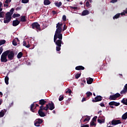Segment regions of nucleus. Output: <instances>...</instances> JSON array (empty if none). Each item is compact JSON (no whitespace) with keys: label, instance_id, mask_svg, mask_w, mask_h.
<instances>
[{"label":"nucleus","instance_id":"nucleus-42","mask_svg":"<svg viewBox=\"0 0 127 127\" xmlns=\"http://www.w3.org/2000/svg\"><path fill=\"white\" fill-rule=\"evenodd\" d=\"M66 29H67V25H66V24H64L62 29V31H65V30H66Z\"/></svg>","mask_w":127,"mask_h":127},{"label":"nucleus","instance_id":"nucleus-11","mask_svg":"<svg viewBox=\"0 0 127 127\" xmlns=\"http://www.w3.org/2000/svg\"><path fill=\"white\" fill-rule=\"evenodd\" d=\"M38 114L40 117H41L42 118H44L45 117V113L42 111V109H39L38 112Z\"/></svg>","mask_w":127,"mask_h":127},{"label":"nucleus","instance_id":"nucleus-28","mask_svg":"<svg viewBox=\"0 0 127 127\" xmlns=\"http://www.w3.org/2000/svg\"><path fill=\"white\" fill-rule=\"evenodd\" d=\"M20 21H22V22H25L26 21V19L25 18V16H22L21 17Z\"/></svg>","mask_w":127,"mask_h":127},{"label":"nucleus","instance_id":"nucleus-49","mask_svg":"<svg viewBox=\"0 0 127 127\" xmlns=\"http://www.w3.org/2000/svg\"><path fill=\"white\" fill-rule=\"evenodd\" d=\"M97 119H98V117L95 116L92 119V122H97Z\"/></svg>","mask_w":127,"mask_h":127},{"label":"nucleus","instance_id":"nucleus-14","mask_svg":"<svg viewBox=\"0 0 127 127\" xmlns=\"http://www.w3.org/2000/svg\"><path fill=\"white\" fill-rule=\"evenodd\" d=\"M85 67L82 65H79L75 67V70H77L78 71H80L81 70H84Z\"/></svg>","mask_w":127,"mask_h":127},{"label":"nucleus","instance_id":"nucleus-21","mask_svg":"<svg viewBox=\"0 0 127 127\" xmlns=\"http://www.w3.org/2000/svg\"><path fill=\"white\" fill-rule=\"evenodd\" d=\"M55 4L56 6H57V7H60V6H61V5H62V2H61V1H60L59 2H56L55 3Z\"/></svg>","mask_w":127,"mask_h":127},{"label":"nucleus","instance_id":"nucleus-30","mask_svg":"<svg viewBox=\"0 0 127 127\" xmlns=\"http://www.w3.org/2000/svg\"><path fill=\"white\" fill-rule=\"evenodd\" d=\"M120 16H121V14L118 13V14H116L113 17V19H117L119 18V17H120Z\"/></svg>","mask_w":127,"mask_h":127},{"label":"nucleus","instance_id":"nucleus-51","mask_svg":"<svg viewBox=\"0 0 127 127\" xmlns=\"http://www.w3.org/2000/svg\"><path fill=\"white\" fill-rule=\"evenodd\" d=\"M120 103H117L114 101V106H115V107H118L120 106Z\"/></svg>","mask_w":127,"mask_h":127},{"label":"nucleus","instance_id":"nucleus-33","mask_svg":"<svg viewBox=\"0 0 127 127\" xmlns=\"http://www.w3.org/2000/svg\"><path fill=\"white\" fill-rule=\"evenodd\" d=\"M34 104H32L31 105V107H30V110L31 111V112H32L33 113H34V109H33V108H34Z\"/></svg>","mask_w":127,"mask_h":127},{"label":"nucleus","instance_id":"nucleus-46","mask_svg":"<svg viewBox=\"0 0 127 127\" xmlns=\"http://www.w3.org/2000/svg\"><path fill=\"white\" fill-rule=\"evenodd\" d=\"M12 44L14 45V46H16V45H17V43L16 41H15V40H13L12 41Z\"/></svg>","mask_w":127,"mask_h":127},{"label":"nucleus","instance_id":"nucleus-1","mask_svg":"<svg viewBox=\"0 0 127 127\" xmlns=\"http://www.w3.org/2000/svg\"><path fill=\"white\" fill-rule=\"evenodd\" d=\"M62 35H55L54 38V42L56 46V51L59 52L61 50L62 45H63L64 43L62 41Z\"/></svg>","mask_w":127,"mask_h":127},{"label":"nucleus","instance_id":"nucleus-48","mask_svg":"<svg viewBox=\"0 0 127 127\" xmlns=\"http://www.w3.org/2000/svg\"><path fill=\"white\" fill-rule=\"evenodd\" d=\"M109 106H115V101L110 102L109 103Z\"/></svg>","mask_w":127,"mask_h":127},{"label":"nucleus","instance_id":"nucleus-27","mask_svg":"<svg viewBox=\"0 0 127 127\" xmlns=\"http://www.w3.org/2000/svg\"><path fill=\"white\" fill-rule=\"evenodd\" d=\"M4 80H5V83L6 85H8V80H9L8 76H6L5 77Z\"/></svg>","mask_w":127,"mask_h":127},{"label":"nucleus","instance_id":"nucleus-15","mask_svg":"<svg viewBox=\"0 0 127 127\" xmlns=\"http://www.w3.org/2000/svg\"><path fill=\"white\" fill-rule=\"evenodd\" d=\"M23 46H25L27 48H29L30 47V44H29V42L23 41Z\"/></svg>","mask_w":127,"mask_h":127},{"label":"nucleus","instance_id":"nucleus-3","mask_svg":"<svg viewBox=\"0 0 127 127\" xmlns=\"http://www.w3.org/2000/svg\"><path fill=\"white\" fill-rule=\"evenodd\" d=\"M8 54V51L4 52L1 55L0 61L1 62L6 63L8 60H7V55Z\"/></svg>","mask_w":127,"mask_h":127},{"label":"nucleus","instance_id":"nucleus-7","mask_svg":"<svg viewBox=\"0 0 127 127\" xmlns=\"http://www.w3.org/2000/svg\"><path fill=\"white\" fill-rule=\"evenodd\" d=\"M103 100V97L101 95H98L94 98V99H92L93 103H97V102H101Z\"/></svg>","mask_w":127,"mask_h":127},{"label":"nucleus","instance_id":"nucleus-4","mask_svg":"<svg viewBox=\"0 0 127 127\" xmlns=\"http://www.w3.org/2000/svg\"><path fill=\"white\" fill-rule=\"evenodd\" d=\"M6 51L8 52V53L7 56V57L8 59V61H9V60H13L14 58V52L10 51V50H7Z\"/></svg>","mask_w":127,"mask_h":127},{"label":"nucleus","instance_id":"nucleus-23","mask_svg":"<svg viewBox=\"0 0 127 127\" xmlns=\"http://www.w3.org/2000/svg\"><path fill=\"white\" fill-rule=\"evenodd\" d=\"M22 55H23V54L22 53V52H19L17 55V57L18 59H20V58L22 57Z\"/></svg>","mask_w":127,"mask_h":127},{"label":"nucleus","instance_id":"nucleus-39","mask_svg":"<svg viewBox=\"0 0 127 127\" xmlns=\"http://www.w3.org/2000/svg\"><path fill=\"white\" fill-rule=\"evenodd\" d=\"M4 16V12L3 11H0V18H1Z\"/></svg>","mask_w":127,"mask_h":127},{"label":"nucleus","instance_id":"nucleus-47","mask_svg":"<svg viewBox=\"0 0 127 127\" xmlns=\"http://www.w3.org/2000/svg\"><path fill=\"white\" fill-rule=\"evenodd\" d=\"M13 11H14V8H11V9L10 10V11L9 12H10V13L12 15V14H13Z\"/></svg>","mask_w":127,"mask_h":127},{"label":"nucleus","instance_id":"nucleus-37","mask_svg":"<svg viewBox=\"0 0 127 127\" xmlns=\"http://www.w3.org/2000/svg\"><path fill=\"white\" fill-rule=\"evenodd\" d=\"M68 7H69L70 9H71V10H73V9H74V10L78 9V7H73L70 6Z\"/></svg>","mask_w":127,"mask_h":127},{"label":"nucleus","instance_id":"nucleus-52","mask_svg":"<svg viewBox=\"0 0 127 127\" xmlns=\"http://www.w3.org/2000/svg\"><path fill=\"white\" fill-rule=\"evenodd\" d=\"M62 19H63V21H66V15H64L63 16Z\"/></svg>","mask_w":127,"mask_h":127},{"label":"nucleus","instance_id":"nucleus-63","mask_svg":"<svg viewBox=\"0 0 127 127\" xmlns=\"http://www.w3.org/2000/svg\"><path fill=\"white\" fill-rule=\"evenodd\" d=\"M124 88L126 89L127 90V84H126L125 86H124Z\"/></svg>","mask_w":127,"mask_h":127},{"label":"nucleus","instance_id":"nucleus-61","mask_svg":"<svg viewBox=\"0 0 127 127\" xmlns=\"http://www.w3.org/2000/svg\"><path fill=\"white\" fill-rule=\"evenodd\" d=\"M81 127H89V125H83L82 126H81Z\"/></svg>","mask_w":127,"mask_h":127},{"label":"nucleus","instance_id":"nucleus-64","mask_svg":"<svg viewBox=\"0 0 127 127\" xmlns=\"http://www.w3.org/2000/svg\"><path fill=\"white\" fill-rule=\"evenodd\" d=\"M53 14H56L57 13V12L54 10V11H53Z\"/></svg>","mask_w":127,"mask_h":127},{"label":"nucleus","instance_id":"nucleus-50","mask_svg":"<svg viewBox=\"0 0 127 127\" xmlns=\"http://www.w3.org/2000/svg\"><path fill=\"white\" fill-rule=\"evenodd\" d=\"M29 1V0H22V3H27Z\"/></svg>","mask_w":127,"mask_h":127},{"label":"nucleus","instance_id":"nucleus-22","mask_svg":"<svg viewBox=\"0 0 127 127\" xmlns=\"http://www.w3.org/2000/svg\"><path fill=\"white\" fill-rule=\"evenodd\" d=\"M97 122L99 124H105V118L104 119H102V120L98 119L97 120Z\"/></svg>","mask_w":127,"mask_h":127},{"label":"nucleus","instance_id":"nucleus-24","mask_svg":"<svg viewBox=\"0 0 127 127\" xmlns=\"http://www.w3.org/2000/svg\"><path fill=\"white\" fill-rule=\"evenodd\" d=\"M86 95L87 96V98L89 99V97H90V96H93V93L90 91H88L86 93Z\"/></svg>","mask_w":127,"mask_h":127},{"label":"nucleus","instance_id":"nucleus-9","mask_svg":"<svg viewBox=\"0 0 127 127\" xmlns=\"http://www.w3.org/2000/svg\"><path fill=\"white\" fill-rule=\"evenodd\" d=\"M48 105L49 109L50 110V111H53V110L55 109V106L54 105L53 102L52 101L51 103H49Z\"/></svg>","mask_w":127,"mask_h":127},{"label":"nucleus","instance_id":"nucleus-57","mask_svg":"<svg viewBox=\"0 0 127 127\" xmlns=\"http://www.w3.org/2000/svg\"><path fill=\"white\" fill-rule=\"evenodd\" d=\"M117 1H118V0H111L110 2L112 3H115V2H117Z\"/></svg>","mask_w":127,"mask_h":127},{"label":"nucleus","instance_id":"nucleus-36","mask_svg":"<svg viewBox=\"0 0 127 127\" xmlns=\"http://www.w3.org/2000/svg\"><path fill=\"white\" fill-rule=\"evenodd\" d=\"M114 95V97H115V99H117V98L121 97V94L119 93H117Z\"/></svg>","mask_w":127,"mask_h":127},{"label":"nucleus","instance_id":"nucleus-58","mask_svg":"<svg viewBox=\"0 0 127 127\" xmlns=\"http://www.w3.org/2000/svg\"><path fill=\"white\" fill-rule=\"evenodd\" d=\"M13 106V101H12L9 105V108L12 107Z\"/></svg>","mask_w":127,"mask_h":127},{"label":"nucleus","instance_id":"nucleus-34","mask_svg":"<svg viewBox=\"0 0 127 127\" xmlns=\"http://www.w3.org/2000/svg\"><path fill=\"white\" fill-rule=\"evenodd\" d=\"M5 42H6V41L5 40H0V46L1 45H3V44H5Z\"/></svg>","mask_w":127,"mask_h":127},{"label":"nucleus","instance_id":"nucleus-43","mask_svg":"<svg viewBox=\"0 0 127 127\" xmlns=\"http://www.w3.org/2000/svg\"><path fill=\"white\" fill-rule=\"evenodd\" d=\"M87 100H89V98H88V97H83L81 100V102L83 103L84 102H86V101H87Z\"/></svg>","mask_w":127,"mask_h":127},{"label":"nucleus","instance_id":"nucleus-32","mask_svg":"<svg viewBox=\"0 0 127 127\" xmlns=\"http://www.w3.org/2000/svg\"><path fill=\"white\" fill-rule=\"evenodd\" d=\"M11 20V19H9L8 18H5V20H4V23H8Z\"/></svg>","mask_w":127,"mask_h":127},{"label":"nucleus","instance_id":"nucleus-56","mask_svg":"<svg viewBox=\"0 0 127 127\" xmlns=\"http://www.w3.org/2000/svg\"><path fill=\"white\" fill-rule=\"evenodd\" d=\"M86 5L87 7H89V6H90V2L88 1L86 2Z\"/></svg>","mask_w":127,"mask_h":127},{"label":"nucleus","instance_id":"nucleus-16","mask_svg":"<svg viewBox=\"0 0 127 127\" xmlns=\"http://www.w3.org/2000/svg\"><path fill=\"white\" fill-rule=\"evenodd\" d=\"M6 110L4 109L3 110H1V112H0V118H3V117L4 116V114L6 112Z\"/></svg>","mask_w":127,"mask_h":127},{"label":"nucleus","instance_id":"nucleus-31","mask_svg":"<svg viewBox=\"0 0 127 127\" xmlns=\"http://www.w3.org/2000/svg\"><path fill=\"white\" fill-rule=\"evenodd\" d=\"M109 100H117L116 98L115 97V96L113 95H110V97L109 98Z\"/></svg>","mask_w":127,"mask_h":127},{"label":"nucleus","instance_id":"nucleus-40","mask_svg":"<svg viewBox=\"0 0 127 127\" xmlns=\"http://www.w3.org/2000/svg\"><path fill=\"white\" fill-rule=\"evenodd\" d=\"M90 119H91V118H90L89 116H87V118H85L83 121L84 123H85V122H89V121H90Z\"/></svg>","mask_w":127,"mask_h":127},{"label":"nucleus","instance_id":"nucleus-12","mask_svg":"<svg viewBox=\"0 0 127 127\" xmlns=\"http://www.w3.org/2000/svg\"><path fill=\"white\" fill-rule=\"evenodd\" d=\"M46 103H47V102L45 101V99H41L39 101L38 104L39 105H41V106H44Z\"/></svg>","mask_w":127,"mask_h":127},{"label":"nucleus","instance_id":"nucleus-44","mask_svg":"<svg viewBox=\"0 0 127 127\" xmlns=\"http://www.w3.org/2000/svg\"><path fill=\"white\" fill-rule=\"evenodd\" d=\"M90 125L91 127H94V126H96V124H95V122L94 121H91L90 122Z\"/></svg>","mask_w":127,"mask_h":127},{"label":"nucleus","instance_id":"nucleus-26","mask_svg":"<svg viewBox=\"0 0 127 127\" xmlns=\"http://www.w3.org/2000/svg\"><path fill=\"white\" fill-rule=\"evenodd\" d=\"M122 120H127V112L125 113L122 117Z\"/></svg>","mask_w":127,"mask_h":127},{"label":"nucleus","instance_id":"nucleus-5","mask_svg":"<svg viewBox=\"0 0 127 127\" xmlns=\"http://www.w3.org/2000/svg\"><path fill=\"white\" fill-rule=\"evenodd\" d=\"M31 26L33 29H36L37 30H41L40 28V25L38 24V22H34L31 24Z\"/></svg>","mask_w":127,"mask_h":127},{"label":"nucleus","instance_id":"nucleus-53","mask_svg":"<svg viewBox=\"0 0 127 127\" xmlns=\"http://www.w3.org/2000/svg\"><path fill=\"white\" fill-rule=\"evenodd\" d=\"M10 2H11V0H5V3L8 4Z\"/></svg>","mask_w":127,"mask_h":127},{"label":"nucleus","instance_id":"nucleus-20","mask_svg":"<svg viewBox=\"0 0 127 127\" xmlns=\"http://www.w3.org/2000/svg\"><path fill=\"white\" fill-rule=\"evenodd\" d=\"M51 3V1L49 0H44V5H49Z\"/></svg>","mask_w":127,"mask_h":127},{"label":"nucleus","instance_id":"nucleus-18","mask_svg":"<svg viewBox=\"0 0 127 127\" xmlns=\"http://www.w3.org/2000/svg\"><path fill=\"white\" fill-rule=\"evenodd\" d=\"M5 15L6 16L5 18H9L10 19H11V15H12L10 13V12H7Z\"/></svg>","mask_w":127,"mask_h":127},{"label":"nucleus","instance_id":"nucleus-10","mask_svg":"<svg viewBox=\"0 0 127 127\" xmlns=\"http://www.w3.org/2000/svg\"><path fill=\"white\" fill-rule=\"evenodd\" d=\"M49 109V106H48V104H47L46 105V107H44V106H40V110H42V111H46V112H47L48 111V109Z\"/></svg>","mask_w":127,"mask_h":127},{"label":"nucleus","instance_id":"nucleus-55","mask_svg":"<svg viewBox=\"0 0 127 127\" xmlns=\"http://www.w3.org/2000/svg\"><path fill=\"white\" fill-rule=\"evenodd\" d=\"M2 6V3L1 2H0V11H2V8H1Z\"/></svg>","mask_w":127,"mask_h":127},{"label":"nucleus","instance_id":"nucleus-54","mask_svg":"<svg viewBox=\"0 0 127 127\" xmlns=\"http://www.w3.org/2000/svg\"><path fill=\"white\" fill-rule=\"evenodd\" d=\"M2 51H3V48H2V47H0V54H1V53H2Z\"/></svg>","mask_w":127,"mask_h":127},{"label":"nucleus","instance_id":"nucleus-25","mask_svg":"<svg viewBox=\"0 0 127 127\" xmlns=\"http://www.w3.org/2000/svg\"><path fill=\"white\" fill-rule=\"evenodd\" d=\"M121 103L122 104H124V105H126L127 106V99H125V98H123V100L121 101Z\"/></svg>","mask_w":127,"mask_h":127},{"label":"nucleus","instance_id":"nucleus-6","mask_svg":"<svg viewBox=\"0 0 127 127\" xmlns=\"http://www.w3.org/2000/svg\"><path fill=\"white\" fill-rule=\"evenodd\" d=\"M43 123V120L40 118L36 119L34 121V126L37 127H40V125Z\"/></svg>","mask_w":127,"mask_h":127},{"label":"nucleus","instance_id":"nucleus-59","mask_svg":"<svg viewBox=\"0 0 127 127\" xmlns=\"http://www.w3.org/2000/svg\"><path fill=\"white\" fill-rule=\"evenodd\" d=\"M20 9H21V7H17L16 8V10H20Z\"/></svg>","mask_w":127,"mask_h":127},{"label":"nucleus","instance_id":"nucleus-62","mask_svg":"<svg viewBox=\"0 0 127 127\" xmlns=\"http://www.w3.org/2000/svg\"><path fill=\"white\" fill-rule=\"evenodd\" d=\"M3 5H4V7H8V4H4V3Z\"/></svg>","mask_w":127,"mask_h":127},{"label":"nucleus","instance_id":"nucleus-19","mask_svg":"<svg viewBox=\"0 0 127 127\" xmlns=\"http://www.w3.org/2000/svg\"><path fill=\"white\" fill-rule=\"evenodd\" d=\"M90 13V12L88 11V10H84L82 12V15L85 16V15H88Z\"/></svg>","mask_w":127,"mask_h":127},{"label":"nucleus","instance_id":"nucleus-8","mask_svg":"<svg viewBox=\"0 0 127 127\" xmlns=\"http://www.w3.org/2000/svg\"><path fill=\"white\" fill-rule=\"evenodd\" d=\"M111 124L112 126H117V125H120V124H122V122L120 120H113L111 122Z\"/></svg>","mask_w":127,"mask_h":127},{"label":"nucleus","instance_id":"nucleus-29","mask_svg":"<svg viewBox=\"0 0 127 127\" xmlns=\"http://www.w3.org/2000/svg\"><path fill=\"white\" fill-rule=\"evenodd\" d=\"M127 90L126 88H124L123 90L120 92V94L123 95V94H127Z\"/></svg>","mask_w":127,"mask_h":127},{"label":"nucleus","instance_id":"nucleus-45","mask_svg":"<svg viewBox=\"0 0 127 127\" xmlns=\"http://www.w3.org/2000/svg\"><path fill=\"white\" fill-rule=\"evenodd\" d=\"M64 99V96H60L59 98V100L60 101V102H61V101H63V100Z\"/></svg>","mask_w":127,"mask_h":127},{"label":"nucleus","instance_id":"nucleus-38","mask_svg":"<svg viewBox=\"0 0 127 127\" xmlns=\"http://www.w3.org/2000/svg\"><path fill=\"white\" fill-rule=\"evenodd\" d=\"M75 79H79V78H80V77H81V73H77L75 75Z\"/></svg>","mask_w":127,"mask_h":127},{"label":"nucleus","instance_id":"nucleus-41","mask_svg":"<svg viewBox=\"0 0 127 127\" xmlns=\"http://www.w3.org/2000/svg\"><path fill=\"white\" fill-rule=\"evenodd\" d=\"M72 93V90H71V89L68 88L67 91H66V94H69V95H71V93Z\"/></svg>","mask_w":127,"mask_h":127},{"label":"nucleus","instance_id":"nucleus-35","mask_svg":"<svg viewBox=\"0 0 127 127\" xmlns=\"http://www.w3.org/2000/svg\"><path fill=\"white\" fill-rule=\"evenodd\" d=\"M19 16H20V14H19L14 13L12 15L13 18H15V17H19Z\"/></svg>","mask_w":127,"mask_h":127},{"label":"nucleus","instance_id":"nucleus-17","mask_svg":"<svg viewBox=\"0 0 127 127\" xmlns=\"http://www.w3.org/2000/svg\"><path fill=\"white\" fill-rule=\"evenodd\" d=\"M93 82H94V79L93 78H92L91 77H89L88 79H87V84H88L89 85L92 84V83H93Z\"/></svg>","mask_w":127,"mask_h":127},{"label":"nucleus","instance_id":"nucleus-60","mask_svg":"<svg viewBox=\"0 0 127 127\" xmlns=\"http://www.w3.org/2000/svg\"><path fill=\"white\" fill-rule=\"evenodd\" d=\"M100 105L101 106V107H105V104H104L103 103H100Z\"/></svg>","mask_w":127,"mask_h":127},{"label":"nucleus","instance_id":"nucleus-2","mask_svg":"<svg viewBox=\"0 0 127 127\" xmlns=\"http://www.w3.org/2000/svg\"><path fill=\"white\" fill-rule=\"evenodd\" d=\"M62 27H63V23L58 22L56 24V31L55 35H62L61 33L62 32Z\"/></svg>","mask_w":127,"mask_h":127},{"label":"nucleus","instance_id":"nucleus-13","mask_svg":"<svg viewBox=\"0 0 127 127\" xmlns=\"http://www.w3.org/2000/svg\"><path fill=\"white\" fill-rule=\"evenodd\" d=\"M20 23V21H18V19L13 20L12 22V25L13 26H17L18 24Z\"/></svg>","mask_w":127,"mask_h":127}]
</instances>
